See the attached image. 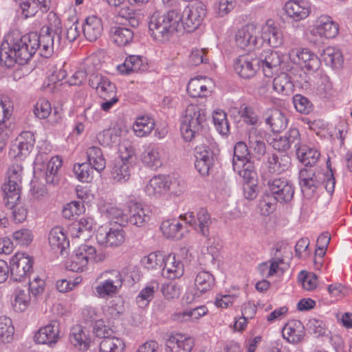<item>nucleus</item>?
I'll list each match as a JSON object with an SVG mask.
<instances>
[{
  "label": "nucleus",
  "instance_id": "obj_57",
  "mask_svg": "<svg viewBox=\"0 0 352 352\" xmlns=\"http://www.w3.org/2000/svg\"><path fill=\"white\" fill-rule=\"evenodd\" d=\"M195 157L198 160L208 163L214 162L213 151L208 146L205 144L196 146Z\"/></svg>",
  "mask_w": 352,
  "mask_h": 352
},
{
  "label": "nucleus",
  "instance_id": "obj_9",
  "mask_svg": "<svg viewBox=\"0 0 352 352\" xmlns=\"http://www.w3.org/2000/svg\"><path fill=\"white\" fill-rule=\"evenodd\" d=\"M177 184L176 179L169 175H157L150 179L145 190L150 196H158L168 191L173 192Z\"/></svg>",
  "mask_w": 352,
  "mask_h": 352
},
{
  "label": "nucleus",
  "instance_id": "obj_52",
  "mask_svg": "<svg viewBox=\"0 0 352 352\" xmlns=\"http://www.w3.org/2000/svg\"><path fill=\"white\" fill-rule=\"evenodd\" d=\"M108 217L120 226H124L129 223V214L118 207L111 206L107 209Z\"/></svg>",
  "mask_w": 352,
  "mask_h": 352
},
{
  "label": "nucleus",
  "instance_id": "obj_15",
  "mask_svg": "<svg viewBox=\"0 0 352 352\" xmlns=\"http://www.w3.org/2000/svg\"><path fill=\"white\" fill-rule=\"evenodd\" d=\"M274 147L278 151H285L292 146L297 150L302 144L301 137L298 129H290L283 136H280L274 140Z\"/></svg>",
  "mask_w": 352,
  "mask_h": 352
},
{
  "label": "nucleus",
  "instance_id": "obj_56",
  "mask_svg": "<svg viewBox=\"0 0 352 352\" xmlns=\"http://www.w3.org/2000/svg\"><path fill=\"white\" fill-rule=\"evenodd\" d=\"M293 103L296 111L300 113L308 114L312 109L311 102L300 94L293 97Z\"/></svg>",
  "mask_w": 352,
  "mask_h": 352
},
{
  "label": "nucleus",
  "instance_id": "obj_19",
  "mask_svg": "<svg viewBox=\"0 0 352 352\" xmlns=\"http://www.w3.org/2000/svg\"><path fill=\"white\" fill-rule=\"evenodd\" d=\"M287 15L294 21L306 19L310 13V6L305 0H289L285 5Z\"/></svg>",
  "mask_w": 352,
  "mask_h": 352
},
{
  "label": "nucleus",
  "instance_id": "obj_13",
  "mask_svg": "<svg viewBox=\"0 0 352 352\" xmlns=\"http://www.w3.org/2000/svg\"><path fill=\"white\" fill-rule=\"evenodd\" d=\"M60 325L57 320H52L47 325L40 328L34 336L38 344L51 345L58 340Z\"/></svg>",
  "mask_w": 352,
  "mask_h": 352
},
{
  "label": "nucleus",
  "instance_id": "obj_46",
  "mask_svg": "<svg viewBox=\"0 0 352 352\" xmlns=\"http://www.w3.org/2000/svg\"><path fill=\"white\" fill-rule=\"evenodd\" d=\"M124 347L122 340L113 335L101 341L100 352H122Z\"/></svg>",
  "mask_w": 352,
  "mask_h": 352
},
{
  "label": "nucleus",
  "instance_id": "obj_59",
  "mask_svg": "<svg viewBox=\"0 0 352 352\" xmlns=\"http://www.w3.org/2000/svg\"><path fill=\"white\" fill-rule=\"evenodd\" d=\"M12 236L17 244L23 246L28 245L33 239L31 231L26 228L15 231L13 233Z\"/></svg>",
  "mask_w": 352,
  "mask_h": 352
},
{
  "label": "nucleus",
  "instance_id": "obj_5",
  "mask_svg": "<svg viewBox=\"0 0 352 352\" xmlns=\"http://www.w3.org/2000/svg\"><path fill=\"white\" fill-rule=\"evenodd\" d=\"M206 15V7L201 1L189 3L179 14L181 28L188 32L197 30Z\"/></svg>",
  "mask_w": 352,
  "mask_h": 352
},
{
  "label": "nucleus",
  "instance_id": "obj_62",
  "mask_svg": "<svg viewBox=\"0 0 352 352\" xmlns=\"http://www.w3.org/2000/svg\"><path fill=\"white\" fill-rule=\"evenodd\" d=\"M247 135L248 146L265 144L261 130L256 127H251L248 130Z\"/></svg>",
  "mask_w": 352,
  "mask_h": 352
},
{
  "label": "nucleus",
  "instance_id": "obj_23",
  "mask_svg": "<svg viewBox=\"0 0 352 352\" xmlns=\"http://www.w3.org/2000/svg\"><path fill=\"white\" fill-rule=\"evenodd\" d=\"M184 274V265L180 261H177L175 256L169 254L164 256V263L162 270V275L170 279L181 277Z\"/></svg>",
  "mask_w": 352,
  "mask_h": 352
},
{
  "label": "nucleus",
  "instance_id": "obj_3",
  "mask_svg": "<svg viewBox=\"0 0 352 352\" xmlns=\"http://www.w3.org/2000/svg\"><path fill=\"white\" fill-rule=\"evenodd\" d=\"M179 19V14L174 10L162 14L155 12L148 23L149 34L157 41H167L181 30Z\"/></svg>",
  "mask_w": 352,
  "mask_h": 352
},
{
  "label": "nucleus",
  "instance_id": "obj_29",
  "mask_svg": "<svg viewBox=\"0 0 352 352\" xmlns=\"http://www.w3.org/2000/svg\"><path fill=\"white\" fill-rule=\"evenodd\" d=\"M215 285L214 276L207 271L199 272L195 279V295L200 296L211 290Z\"/></svg>",
  "mask_w": 352,
  "mask_h": 352
},
{
  "label": "nucleus",
  "instance_id": "obj_51",
  "mask_svg": "<svg viewBox=\"0 0 352 352\" xmlns=\"http://www.w3.org/2000/svg\"><path fill=\"white\" fill-rule=\"evenodd\" d=\"M74 172L78 179L82 182H89L93 178V168L87 162L75 164Z\"/></svg>",
  "mask_w": 352,
  "mask_h": 352
},
{
  "label": "nucleus",
  "instance_id": "obj_36",
  "mask_svg": "<svg viewBox=\"0 0 352 352\" xmlns=\"http://www.w3.org/2000/svg\"><path fill=\"white\" fill-rule=\"evenodd\" d=\"M211 224L212 219L208 210L205 208H201L197 213V222L195 230L203 236L208 237Z\"/></svg>",
  "mask_w": 352,
  "mask_h": 352
},
{
  "label": "nucleus",
  "instance_id": "obj_54",
  "mask_svg": "<svg viewBox=\"0 0 352 352\" xmlns=\"http://www.w3.org/2000/svg\"><path fill=\"white\" fill-rule=\"evenodd\" d=\"M289 58L290 60L296 63L300 64L302 61L303 65L307 63L312 56H314L315 54L312 53L308 49H292L289 52Z\"/></svg>",
  "mask_w": 352,
  "mask_h": 352
},
{
  "label": "nucleus",
  "instance_id": "obj_48",
  "mask_svg": "<svg viewBox=\"0 0 352 352\" xmlns=\"http://www.w3.org/2000/svg\"><path fill=\"white\" fill-rule=\"evenodd\" d=\"M213 122L217 131L223 135L230 133V126L226 113L222 110H216L212 114Z\"/></svg>",
  "mask_w": 352,
  "mask_h": 352
},
{
  "label": "nucleus",
  "instance_id": "obj_41",
  "mask_svg": "<svg viewBox=\"0 0 352 352\" xmlns=\"http://www.w3.org/2000/svg\"><path fill=\"white\" fill-rule=\"evenodd\" d=\"M164 256L160 252H151L142 259V264L148 270L162 271Z\"/></svg>",
  "mask_w": 352,
  "mask_h": 352
},
{
  "label": "nucleus",
  "instance_id": "obj_50",
  "mask_svg": "<svg viewBox=\"0 0 352 352\" xmlns=\"http://www.w3.org/2000/svg\"><path fill=\"white\" fill-rule=\"evenodd\" d=\"M76 250L78 252V256L82 257L83 260L85 259L87 264L89 261L94 263L100 262L104 258L102 255H98L96 254V248L91 245H82Z\"/></svg>",
  "mask_w": 352,
  "mask_h": 352
},
{
  "label": "nucleus",
  "instance_id": "obj_17",
  "mask_svg": "<svg viewBox=\"0 0 352 352\" xmlns=\"http://www.w3.org/2000/svg\"><path fill=\"white\" fill-rule=\"evenodd\" d=\"M195 345L194 339L182 334L170 335L166 341V352H190Z\"/></svg>",
  "mask_w": 352,
  "mask_h": 352
},
{
  "label": "nucleus",
  "instance_id": "obj_14",
  "mask_svg": "<svg viewBox=\"0 0 352 352\" xmlns=\"http://www.w3.org/2000/svg\"><path fill=\"white\" fill-rule=\"evenodd\" d=\"M89 85L96 89L102 99L111 96H116V87L108 78L101 74H91L89 77Z\"/></svg>",
  "mask_w": 352,
  "mask_h": 352
},
{
  "label": "nucleus",
  "instance_id": "obj_20",
  "mask_svg": "<svg viewBox=\"0 0 352 352\" xmlns=\"http://www.w3.org/2000/svg\"><path fill=\"white\" fill-rule=\"evenodd\" d=\"M49 244L51 249L56 253L62 256L67 254V248H69V241L60 227H54L51 230L48 236Z\"/></svg>",
  "mask_w": 352,
  "mask_h": 352
},
{
  "label": "nucleus",
  "instance_id": "obj_58",
  "mask_svg": "<svg viewBox=\"0 0 352 352\" xmlns=\"http://www.w3.org/2000/svg\"><path fill=\"white\" fill-rule=\"evenodd\" d=\"M308 331L316 337L323 336L326 333V325L322 320L311 318L307 323Z\"/></svg>",
  "mask_w": 352,
  "mask_h": 352
},
{
  "label": "nucleus",
  "instance_id": "obj_44",
  "mask_svg": "<svg viewBox=\"0 0 352 352\" xmlns=\"http://www.w3.org/2000/svg\"><path fill=\"white\" fill-rule=\"evenodd\" d=\"M251 153L249 146L243 142H238L234 148L232 166L238 168V164L250 160Z\"/></svg>",
  "mask_w": 352,
  "mask_h": 352
},
{
  "label": "nucleus",
  "instance_id": "obj_63",
  "mask_svg": "<svg viewBox=\"0 0 352 352\" xmlns=\"http://www.w3.org/2000/svg\"><path fill=\"white\" fill-rule=\"evenodd\" d=\"M278 201L276 200L269 193H266L260 200L259 208L263 215L267 216L270 214L274 209L275 204Z\"/></svg>",
  "mask_w": 352,
  "mask_h": 352
},
{
  "label": "nucleus",
  "instance_id": "obj_12",
  "mask_svg": "<svg viewBox=\"0 0 352 352\" xmlns=\"http://www.w3.org/2000/svg\"><path fill=\"white\" fill-rule=\"evenodd\" d=\"M98 243L107 247H117L124 241V232L122 228H111L109 230L100 228L96 236Z\"/></svg>",
  "mask_w": 352,
  "mask_h": 352
},
{
  "label": "nucleus",
  "instance_id": "obj_34",
  "mask_svg": "<svg viewBox=\"0 0 352 352\" xmlns=\"http://www.w3.org/2000/svg\"><path fill=\"white\" fill-rule=\"evenodd\" d=\"M112 41L119 46H124L131 43L133 38V32L126 28L112 27L110 30Z\"/></svg>",
  "mask_w": 352,
  "mask_h": 352
},
{
  "label": "nucleus",
  "instance_id": "obj_8",
  "mask_svg": "<svg viewBox=\"0 0 352 352\" xmlns=\"http://www.w3.org/2000/svg\"><path fill=\"white\" fill-rule=\"evenodd\" d=\"M33 261L25 253L17 252L10 261V278L14 281H21L30 272Z\"/></svg>",
  "mask_w": 352,
  "mask_h": 352
},
{
  "label": "nucleus",
  "instance_id": "obj_10",
  "mask_svg": "<svg viewBox=\"0 0 352 352\" xmlns=\"http://www.w3.org/2000/svg\"><path fill=\"white\" fill-rule=\"evenodd\" d=\"M258 33L256 23H248L237 31L235 36L236 45L242 49L254 47L257 45Z\"/></svg>",
  "mask_w": 352,
  "mask_h": 352
},
{
  "label": "nucleus",
  "instance_id": "obj_1",
  "mask_svg": "<svg viewBox=\"0 0 352 352\" xmlns=\"http://www.w3.org/2000/svg\"><path fill=\"white\" fill-rule=\"evenodd\" d=\"M51 38L39 36L36 32L22 35L16 30L7 34L0 47V61L8 68L16 63L25 65L36 52L49 58L52 51Z\"/></svg>",
  "mask_w": 352,
  "mask_h": 352
},
{
  "label": "nucleus",
  "instance_id": "obj_47",
  "mask_svg": "<svg viewBox=\"0 0 352 352\" xmlns=\"http://www.w3.org/2000/svg\"><path fill=\"white\" fill-rule=\"evenodd\" d=\"M182 227V223L176 219H171L164 221L161 224L160 229L166 237L179 239L182 236V234L178 236V234Z\"/></svg>",
  "mask_w": 352,
  "mask_h": 352
},
{
  "label": "nucleus",
  "instance_id": "obj_21",
  "mask_svg": "<svg viewBox=\"0 0 352 352\" xmlns=\"http://www.w3.org/2000/svg\"><path fill=\"white\" fill-rule=\"evenodd\" d=\"M69 340L76 348L80 351H87L91 339L85 327L80 324H76L70 330Z\"/></svg>",
  "mask_w": 352,
  "mask_h": 352
},
{
  "label": "nucleus",
  "instance_id": "obj_37",
  "mask_svg": "<svg viewBox=\"0 0 352 352\" xmlns=\"http://www.w3.org/2000/svg\"><path fill=\"white\" fill-rule=\"evenodd\" d=\"M265 122L270 126L274 133H279L286 128L287 118L281 111L274 109L271 111L270 116L265 119Z\"/></svg>",
  "mask_w": 352,
  "mask_h": 352
},
{
  "label": "nucleus",
  "instance_id": "obj_4",
  "mask_svg": "<svg viewBox=\"0 0 352 352\" xmlns=\"http://www.w3.org/2000/svg\"><path fill=\"white\" fill-rule=\"evenodd\" d=\"M206 122V109L201 105L187 106L182 117L180 131L184 139L190 142L203 129Z\"/></svg>",
  "mask_w": 352,
  "mask_h": 352
},
{
  "label": "nucleus",
  "instance_id": "obj_2",
  "mask_svg": "<svg viewBox=\"0 0 352 352\" xmlns=\"http://www.w3.org/2000/svg\"><path fill=\"white\" fill-rule=\"evenodd\" d=\"M22 173L23 170L19 166L10 168L8 178L1 186L3 203L6 208L12 210V218L16 223L23 222L27 217V210L18 204L21 190Z\"/></svg>",
  "mask_w": 352,
  "mask_h": 352
},
{
  "label": "nucleus",
  "instance_id": "obj_39",
  "mask_svg": "<svg viewBox=\"0 0 352 352\" xmlns=\"http://www.w3.org/2000/svg\"><path fill=\"white\" fill-rule=\"evenodd\" d=\"M155 127V122L148 116L137 118L133 129L135 134L138 137H144L148 135Z\"/></svg>",
  "mask_w": 352,
  "mask_h": 352
},
{
  "label": "nucleus",
  "instance_id": "obj_6",
  "mask_svg": "<svg viewBox=\"0 0 352 352\" xmlns=\"http://www.w3.org/2000/svg\"><path fill=\"white\" fill-rule=\"evenodd\" d=\"M269 194L280 203L290 201L294 195L293 184L286 178L269 179L267 181Z\"/></svg>",
  "mask_w": 352,
  "mask_h": 352
},
{
  "label": "nucleus",
  "instance_id": "obj_28",
  "mask_svg": "<svg viewBox=\"0 0 352 352\" xmlns=\"http://www.w3.org/2000/svg\"><path fill=\"white\" fill-rule=\"evenodd\" d=\"M314 30L321 36L334 38L338 34V25L329 16H322L318 19Z\"/></svg>",
  "mask_w": 352,
  "mask_h": 352
},
{
  "label": "nucleus",
  "instance_id": "obj_24",
  "mask_svg": "<svg viewBox=\"0 0 352 352\" xmlns=\"http://www.w3.org/2000/svg\"><path fill=\"white\" fill-rule=\"evenodd\" d=\"M34 142V134L30 131H23L16 138L12 149L15 152L17 149L18 156H26L32 150Z\"/></svg>",
  "mask_w": 352,
  "mask_h": 352
},
{
  "label": "nucleus",
  "instance_id": "obj_45",
  "mask_svg": "<svg viewBox=\"0 0 352 352\" xmlns=\"http://www.w3.org/2000/svg\"><path fill=\"white\" fill-rule=\"evenodd\" d=\"M321 56L325 64L333 67H340L343 62L340 51L334 47H327L323 50Z\"/></svg>",
  "mask_w": 352,
  "mask_h": 352
},
{
  "label": "nucleus",
  "instance_id": "obj_31",
  "mask_svg": "<svg viewBox=\"0 0 352 352\" xmlns=\"http://www.w3.org/2000/svg\"><path fill=\"white\" fill-rule=\"evenodd\" d=\"M147 69L145 63L139 56L131 55L125 59L124 63L118 66V70L122 74H129L131 72L144 71Z\"/></svg>",
  "mask_w": 352,
  "mask_h": 352
},
{
  "label": "nucleus",
  "instance_id": "obj_64",
  "mask_svg": "<svg viewBox=\"0 0 352 352\" xmlns=\"http://www.w3.org/2000/svg\"><path fill=\"white\" fill-rule=\"evenodd\" d=\"M51 111L50 103L45 100H41L34 106V113L39 119H45L49 116Z\"/></svg>",
  "mask_w": 352,
  "mask_h": 352
},
{
  "label": "nucleus",
  "instance_id": "obj_25",
  "mask_svg": "<svg viewBox=\"0 0 352 352\" xmlns=\"http://www.w3.org/2000/svg\"><path fill=\"white\" fill-rule=\"evenodd\" d=\"M82 32L88 41L91 42L96 41L102 32L101 20L96 16H88L82 25Z\"/></svg>",
  "mask_w": 352,
  "mask_h": 352
},
{
  "label": "nucleus",
  "instance_id": "obj_53",
  "mask_svg": "<svg viewBox=\"0 0 352 352\" xmlns=\"http://www.w3.org/2000/svg\"><path fill=\"white\" fill-rule=\"evenodd\" d=\"M16 296L13 306L18 311H23L28 307L31 300L29 291L25 292L23 289H19L16 292Z\"/></svg>",
  "mask_w": 352,
  "mask_h": 352
},
{
  "label": "nucleus",
  "instance_id": "obj_60",
  "mask_svg": "<svg viewBox=\"0 0 352 352\" xmlns=\"http://www.w3.org/2000/svg\"><path fill=\"white\" fill-rule=\"evenodd\" d=\"M120 288L111 282L104 279V281L101 282L96 289L100 297H105L116 294Z\"/></svg>",
  "mask_w": 352,
  "mask_h": 352
},
{
  "label": "nucleus",
  "instance_id": "obj_43",
  "mask_svg": "<svg viewBox=\"0 0 352 352\" xmlns=\"http://www.w3.org/2000/svg\"><path fill=\"white\" fill-rule=\"evenodd\" d=\"M323 179L324 174L318 173L317 176H316L315 178H311L308 179V181L299 184L304 196L307 199L311 198L314 194L316 192L317 188L322 183Z\"/></svg>",
  "mask_w": 352,
  "mask_h": 352
},
{
  "label": "nucleus",
  "instance_id": "obj_33",
  "mask_svg": "<svg viewBox=\"0 0 352 352\" xmlns=\"http://www.w3.org/2000/svg\"><path fill=\"white\" fill-rule=\"evenodd\" d=\"M54 22L50 23V25L47 28V32L45 34H38L39 36H49L51 38L52 43V51L50 56H52L54 49L56 47L58 49L61 43V33L62 28L60 25V21L55 14L53 15Z\"/></svg>",
  "mask_w": 352,
  "mask_h": 352
},
{
  "label": "nucleus",
  "instance_id": "obj_49",
  "mask_svg": "<svg viewBox=\"0 0 352 352\" xmlns=\"http://www.w3.org/2000/svg\"><path fill=\"white\" fill-rule=\"evenodd\" d=\"M14 328L10 318L6 316L0 317V340L10 342L12 340Z\"/></svg>",
  "mask_w": 352,
  "mask_h": 352
},
{
  "label": "nucleus",
  "instance_id": "obj_7",
  "mask_svg": "<svg viewBox=\"0 0 352 352\" xmlns=\"http://www.w3.org/2000/svg\"><path fill=\"white\" fill-rule=\"evenodd\" d=\"M126 155L122 154L120 157L116 159L111 172L113 179L117 182L123 183L126 182L131 176V168L133 164L134 152L132 148H126Z\"/></svg>",
  "mask_w": 352,
  "mask_h": 352
},
{
  "label": "nucleus",
  "instance_id": "obj_61",
  "mask_svg": "<svg viewBox=\"0 0 352 352\" xmlns=\"http://www.w3.org/2000/svg\"><path fill=\"white\" fill-rule=\"evenodd\" d=\"M239 113L243 121L248 124L254 125L258 121V116L254 109L245 104L241 106Z\"/></svg>",
  "mask_w": 352,
  "mask_h": 352
},
{
  "label": "nucleus",
  "instance_id": "obj_55",
  "mask_svg": "<svg viewBox=\"0 0 352 352\" xmlns=\"http://www.w3.org/2000/svg\"><path fill=\"white\" fill-rule=\"evenodd\" d=\"M83 204L81 201H74L67 204L63 210V216L70 219L74 215H79L83 211Z\"/></svg>",
  "mask_w": 352,
  "mask_h": 352
},
{
  "label": "nucleus",
  "instance_id": "obj_18",
  "mask_svg": "<svg viewBox=\"0 0 352 352\" xmlns=\"http://www.w3.org/2000/svg\"><path fill=\"white\" fill-rule=\"evenodd\" d=\"M260 68L256 58L250 55L241 56L234 63V69L243 78L253 77L258 69Z\"/></svg>",
  "mask_w": 352,
  "mask_h": 352
},
{
  "label": "nucleus",
  "instance_id": "obj_38",
  "mask_svg": "<svg viewBox=\"0 0 352 352\" xmlns=\"http://www.w3.org/2000/svg\"><path fill=\"white\" fill-rule=\"evenodd\" d=\"M88 164L98 172L100 173L106 167V160L101 149L96 146L89 148L87 152Z\"/></svg>",
  "mask_w": 352,
  "mask_h": 352
},
{
  "label": "nucleus",
  "instance_id": "obj_16",
  "mask_svg": "<svg viewBox=\"0 0 352 352\" xmlns=\"http://www.w3.org/2000/svg\"><path fill=\"white\" fill-rule=\"evenodd\" d=\"M265 165L270 173L280 174L289 168L291 158L287 154L268 153Z\"/></svg>",
  "mask_w": 352,
  "mask_h": 352
},
{
  "label": "nucleus",
  "instance_id": "obj_40",
  "mask_svg": "<svg viewBox=\"0 0 352 352\" xmlns=\"http://www.w3.org/2000/svg\"><path fill=\"white\" fill-rule=\"evenodd\" d=\"M293 87L290 77L286 73H280L273 80L274 89L283 95H289L293 91Z\"/></svg>",
  "mask_w": 352,
  "mask_h": 352
},
{
  "label": "nucleus",
  "instance_id": "obj_42",
  "mask_svg": "<svg viewBox=\"0 0 352 352\" xmlns=\"http://www.w3.org/2000/svg\"><path fill=\"white\" fill-rule=\"evenodd\" d=\"M239 167L233 166V169L236 172L245 182H252L255 181L256 173L254 168V165L251 160L243 162L238 164Z\"/></svg>",
  "mask_w": 352,
  "mask_h": 352
},
{
  "label": "nucleus",
  "instance_id": "obj_30",
  "mask_svg": "<svg viewBox=\"0 0 352 352\" xmlns=\"http://www.w3.org/2000/svg\"><path fill=\"white\" fill-rule=\"evenodd\" d=\"M96 66L94 65L92 58H88L84 62V69L76 71L68 80L70 85L79 86L85 80L87 76L95 74Z\"/></svg>",
  "mask_w": 352,
  "mask_h": 352
},
{
  "label": "nucleus",
  "instance_id": "obj_32",
  "mask_svg": "<svg viewBox=\"0 0 352 352\" xmlns=\"http://www.w3.org/2000/svg\"><path fill=\"white\" fill-rule=\"evenodd\" d=\"M298 159L306 166H312L318 160L320 153L317 150L302 144L296 150Z\"/></svg>",
  "mask_w": 352,
  "mask_h": 352
},
{
  "label": "nucleus",
  "instance_id": "obj_22",
  "mask_svg": "<svg viewBox=\"0 0 352 352\" xmlns=\"http://www.w3.org/2000/svg\"><path fill=\"white\" fill-rule=\"evenodd\" d=\"M262 38L267 41L269 45L272 47H278L283 43V35L282 31L274 25V22L269 19L262 27Z\"/></svg>",
  "mask_w": 352,
  "mask_h": 352
},
{
  "label": "nucleus",
  "instance_id": "obj_26",
  "mask_svg": "<svg viewBox=\"0 0 352 352\" xmlns=\"http://www.w3.org/2000/svg\"><path fill=\"white\" fill-rule=\"evenodd\" d=\"M305 335L304 326L298 320L287 323L283 329V338L290 343L297 344L301 342Z\"/></svg>",
  "mask_w": 352,
  "mask_h": 352
},
{
  "label": "nucleus",
  "instance_id": "obj_35",
  "mask_svg": "<svg viewBox=\"0 0 352 352\" xmlns=\"http://www.w3.org/2000/svg\"><path fill=\"white\" fill-rule=\"evenodd\" d=\"M142 162L147 167L153 170L157 169L162 165V160L157 148L148 147L142 154Z\"/></svg>",
  "mask_w": 352,
  "mask_h": 352
},
{
  "label": "nucleus",
  "instance_id": "obj_11",
  "mask_svg": "<svg viewBox=\"0 0 352 352\" xmlns=\"http://www.w3.org/2000/svg\"><path fill=\"white\" fill-rule=\"evenodd\" d=\"M259 67H261L264 75L272 77L274 70L277 69L282 62L280 54L272 50H263L258 56L255 57Z\"/></svg>",
  "mask_w": 352,
  "mask_h": 352
},
{
  "label": "nucleus",
  "instance_id": "obj_27",
  "mask_svg": "<svg viewBox=\"0 0 352 352\" xmlns=\"http://www.w3.org/2000/svg\"><path fill=\"white\" fill-rule=\"evenodd\" d=\"M129 222L138 227L142 226L149 219L148 210L140 204L131 202L129 205Z\"/></svg>",
  "mask_w": 352,
  "mask_h": 352
}]
</instances>
